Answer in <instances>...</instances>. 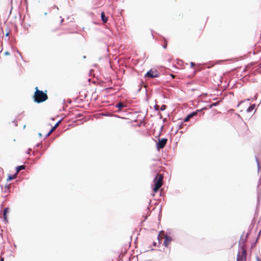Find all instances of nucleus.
<instances>
[{"label": "nucleus", "mask_w": 261, "mask_h": 261, "mask_svg": "<svg viewBox=\"0 0 261 261\" xmlns=\"http://www.w3.org/2000/svg\"><path fill=\"white\" fill-rule=\"evenodd\" d=\"M35 92L33 95V99L34 102L36 103H40L47 100L48 96L47 95V91H43L38 89V87L35 88Z\"/></svg>", "instance_id": "f257e3e1"}, {"label": "nucleus", "mask_w": 261, "mask_h": 261, "mask_svg": "<svg viewBox=\"0 0 261 261\" xmlns=\"http://www.w3.org/2000/svg\"><path fill=\"white\" fill-rule=\"evenodd\" d=\"M240 250L241 251H239L237 254V261H246L247 254L245 247L242 245Z\"/></svg>", "instance_id": "f03ea898"}, {"label": "nucleus", "mask_w": 261, "mask_h": 261, "mask_svg": "<svg viewBox=\"0 0 261 261\" xmlns=\"http://www.w3.org/2000/svg\"><path fill=\"white\" fill-rule=\"evenodd\" d=\"M168 139L166 138H158V142L156 143V147L158 150L163 149L166 145Z\"/></svg>", "instance_id": "7ed1b4c3"}, {"label": "nucleus", "mask_w": 261, "mask_h": 261, "mask_svg": "<svg viewBox=\"0 0 261 261\" xmlns=\"http://www.w3.org/2000/svg\"><path fill=\"white\" fill-rule=\"evenodd\" d=\"M160 76V73L159 72L156 70H153L152 69H150L145 74V77H148L150 78H155V77H159Z\"/></svg>", "instance_id": "20e7f679"}, {"label": "nucleus", "mask_w": 261, "mask_h": 261, "mask_svg": "<svg viewBox=\"0 0 261 261\" xmlns=\"http://www.w3.org/2000/svg\"><path fill=\"white\" fill-rule=\"evenodd\" d=\"M162 176L156 174L153 179L154 186L161 187L162 186Z\"/></svg>", "instance_id": "39448f33"}, {"label": "nucleus", "mask_w": 261, "mask_h": 261, "mask_svg": "<svg viewBox=\"0 0 261 261\" xmlns=\"http://www.w3.org/2000/svg\"><path fill=\"white\" fill-rule=\"evenodd\" d=\"M10 212V208L8 207L5 208L3 212V219L5 224L8 223V214Z\"/></svg>", "instance_id": "423d86ee"}, {"label": "nucleus", "mask_w": 261, "mask_h": 261, "mask_svg": "<svg viewBox=\"0 0 261 261\" xmlns=\"http://www.w3.org/2000/svg\"><path fill=\"white\" fill-rule=\"evenodd\" d=\"M172 241V238L169 236L166 235L164 238V241L163 243L164 246L166 247H167Z\"/></svg>", "instance_id": "0eeeda50"}, {"label": "nucleus", "mask_w": 261, "mask_h": 261, "mask_svg": "<svg viewBox=\"0 0 261 261\" xmlns=\"http://www.w3.org/2000/svg\"><path fill=\"white\" fill-rule=\"evenodd\" d=\"M196 112H192L188 114L184 119H183V122H188L189 119L192 117H193L196 115Z\"/></svg>", "instance_id": "6e6552de"}, {"label": "nucleus", "mask_w": 261, "mask_h": 261, "mask_svg": "<svg viewBox=\"0 0 261 261\" xmlns=\"http://www.w3.org/2000/svg\"><path fill=\"white\" fill-rule=\"evenodd\" d=\"M60 121H58L56 124L51 127V128L50 129V130H49V132L46 134L45 136V138L44 139L48 137L51 133L55 129V128L57 127V126L58 125L59 122H60Z\"/></svg>", "instance_id": "1a4fd4ad"}, {"label": "nucleus", "mask_w": 261, "mask_h": 261, "mask_svg": "<svg viewBox=\"0 0 261 261\" xmlns=\"http://www.w3.org/2000/svg\"><path fill=\"white\" fill-rule=\"evenodd\" d=\"M244 233V232H243V234L241 235L239 242V249H241V247L242 246V245H243V246H244V242L245 241H246V240H247V239H246V238L245 239V240L243 239Z\"/></svg>", "instance_id": "9d476101"}, {"label": "nucleus", "mask_w": 261, "mask_h": 261, "mask_svg": "<svg viewBox=\"0 0 261 261\" xmlns=\"http://www.w3.org/2000/svg\"><path fill=\"white\" fill-rule=\"evenodd\" d=\"M185 122H183V119L181 121V122L180 123H178L176 125V128H177V130L175 131V134H177V132H178V130L179 129H182L183 128V126L184 125V123Z\"/></svg>", "instance_id": "9b49d317"}, {"label": "nucleus", "mask_w": 261, "mask_h": 261, "mask_svg": "<svg viewBox=\"0 0 261 261\" xmlns=\"http://www.w3.org/2000/svg\"><path fill=\"white\" fill-rule=\"evenodd\" d=\"M25 169V166L23 165H18L15 167V174L17 175L18 172L21 170H24Z\"/></svg>", "instance_id": "f8f14e48"}, {"label": "nucleus", "mask_w": 261, "mask_h": 261, "mask_svg": "<svg viewBox=\"0 0 261 261\" xmlns=\"http://www.w3.org/2000/svg\"><path fill=\"white\" fill-rule=\"evenodd\" d=\"M101 19L103 22L106 23L108 21V17L106 16L105 13L104 12H102L101 13Z\"/></svg>", "instance_id": "ddd939ff"}, {"label": "nucleus", "mask_w": 261, "mask_h": 261, "mask_svg": "<svg viewBox=\"0 0 261 261\" xmlns=\"http://www.w3.org/2000/svg\"><path fill=\"white\" fill-rule=\"evenodd\" d=\"M253 224V221L252 222L251 224V225L249 226V227L248 231V232H247V233H246V236H245L246 239H247V238H248V237H249V235L250 234V233H251V231H252V228H253V224Z\"/></svg>", "instance_id": "4468645a"}, {"label": "nucleus", "mask_w": 261, "mask_h": 261, "mask_svg": "<svg viewBox=\"0 0 261 261\" xmlns=\"http://www.w3.org/2000/svg\"><path fill=\"white\" fill-rule=\"evenodd\" d=\"M260 232H261V229H260V231H259V233L258 234V235H257V238H256V240H255V241H254V243H253L251 244V249H252V248H254V247L256 246V244H257V242H258V239H259V235H260Z\"/></svg>", "instance_id": "2eb2a0df"}, {"label": "nucleus", "mask_w": 261, "mask_h": 261, "mask_svg": "<svg viewBox=\"0 0 261 261\" xmlns=\"http://www.w3.org/2000/svg\"><path fill=\"white\" fill-rule=\"evenodd\" d=\"M255 106H256L255 104L254 103V104L251 105L250 106H249L248 107V108L247 109V112H248V113L251 112L254 109Z\"/></svg>", "instance_id": "dca6fc26"}, {"label": "nucleus", "mask_w": 261, "mask_h": 261, "mask_svg": "<svg viewBox=\"0 0 261 261\" xmlns=\"http://www.w3.org/2000/svg\"><path fill=\"white\" fill-rule=\"evenodd\" d=\"M115 107L119 109L125 108L126 106L125 105H123L122 102H120L116 104Z\"/></svg>", "instance_id": "f3484780"}, {"label": "nucleus", "mask_w": 261, "mask_h": 261, "mask_svg": "<svg viewBox=\"0 0 261 261\" xmlns=\"http://www.w3.org/2000/svg\"><path fill=\"white\" fill-rule=\"evenodd\" d=\"M16 177V174L15 173L14 174H9L7 179V181H11L13 179L15 178Z\"/></svg>", "instance_id": "a211bd4d"}, {"label": "nucleus", "mask_w": 261, "mask_h": 261, "mask_svg": "<svg viewBox=\"0 0 261 261\" xmlns=\"http://www.w3.org/2000/svg\"><path fill=\"white\" fill-rule=\"evenodd\" d=\"M49 145V144L47 145L45 147H44L43 150L39 152L40 155H42L43 154L44 151H45L47 149Z\"/></svg>", "instance_id": "6ab92c4d"}, {"label": "nucleus", "mask_w": 261, "mask_h": 261, "mask_svg": "<svg viewBox=\"0 0 261 261\" xmlns=\"http://www.w3.org/2000/svg\"><path fill=\"white\" fill-rule=\"evenodd\" d=\"M159 188L160 187L154 186V187L152 188V191L153 192V193H157L159 191Z\"/></svg>", "instance_id": "aec40b11"}, {"label": "nucleus", "mask_w": 261, "mask_h": 261, "mask_svg": "<svg viewBox=\"0 0 261 261\" xmlns=\"http://www.w3.org/2000/svg\"><path fill=\"white\" fill-rule=\"evenodd\" d=\"M261 198V193L259 192H257V203H259L260 200Z\"/></svg>", "instance_id": "412c9836"}, {"label": "nucleus", "mask_w": 261, "mask_h": 261, "mask_svg": "<svg viewBox=\"0 0 261 261\" xmlns=\"http://www.w3.org/2000/svg\"><path fill=\"white\" fill-rule=\"evenodd\" d=\"M255 161H256V164H257V170H258V171L259 170V168H260V165H259V160H258V159L256 156H255Z\"/></svg>", "instance_id": "4be33fe9"}, {"label": "nucleus", "mask_w": 261, "mask_h": 261, "mask_svg": "<svg viewBox=\"0 0 261 261\" xmlns=\"http://www.w3.org/2000/svg\"><path fill=\"white\" fill-rule=\"evenodd\" d=\"M206 109V108L205 107H203V108L201 109H198V110H196V111H195L194 112H196V115H197V114L199 113V112H202L203 110H205Z\"/></svg>", "instance_id": "5701e85b"}, {"label": "nucleus", "mask_w": 261, "mask_h": 261, "mask_svg": "<svg viewBox=\"0 0 261 261\" xmlns=\"http://www.w3.org/2000/svg\"><path fill=\"white\" fill-rule=\"evenodd\" d=\"M166 109H167V106L165 105H163L161 106L160 110H161V111H163L165 110Z\"/></svg>", "instance_id": "b1692460"}, {"label": "nucleus", "mask_w": 261, "mask_h": 261, "mask_svg": "<svg viewBox=\"0 0 261 261\" xmlns=\"http://www.w3.org/2000/svg\"><path fill=\"white\" fill-rule=\"evenodd\" d=\"M218 105V103L217 102H214V103H212V104H211L210 105V108H212V107H216Z\"/></svg>", "instance_id": "393cba45"}, {"label": "nucleus", "mask_w": 261, "mask_h": 261, "mask_svg": "<svg viewBox=\"0 0 261 261\" xmlns=\"http://www.w3.org/2000/svg\"><path fill=\"white\" fill-rule=\"evenodd\" d=\"M9 187H10V186H8L7 185L5 186V188L4 191V193H6L7 191L9 190Z\"/></svg>", "instance_id": "a878e982"}, {"label": "nucleus", "mask_w": 261, "mask_h": 261, "mask_svg": "<svg viewBox=\"0 0 261 261\" xmlns=\"http://www.w3.org/2000/svg\"><path fill=\"white\" fill-rule=\"evenodd\" d=\"M252 63H251L250 64H248L247 66H246V67L244 69V72L246 71L247 70V68H249L251 64H252Z\"/></svg>", "instance_id": "bb28decb"}, {"label": "nucleus", "mask_w": 261, "mask_h": 261, "mask_svg": "<svg viewBox=\"0 0 261 261\" xmlns=\"http://www.w3.org/2000/svg\"><path fill=\"white\" fill-rule=\"evenodd\" d=\"M83 117V115L81 114H78L76 115V118H80Z\"/></svg>", "instance_id": "cd10ccee"}, {"label": "nucleus", "mask_w": 261, "mask_h": 261, "mask_svg": "<svg viewBox=\"0 0 261 261\" xmlns=\"http://www.w3.org/2000/svg\"><path fill=\"white\" fill-rule=\"evenodd\" d=\"M154 109L155 111H159V108H158V106L157 105H155L154 106Z\"/></svg>", "instance_id": "c85d7f7f"}, {"label": "nucleus", "mask_w": 261, "mask_h": 261, "mask_svg": "<svg viewBox=\"0 0 261 261\" xmlns=\"http://www.w3.org/2000/svg\"><path fill=\"white\" fill-rule=\"evenodd\" d=\"M31 150V148H29L28 150L26 151V153L31 155L30 151Z\"/></svg>", "instance_id": "c756f323"}, {"label": "nucleus", "mask_w": 261, "mask_h": 261, "mask_svg": "<svg viewBox=\"0 0 261 261\" xmlns=\"http://www.w3.org/2000/svg\"><path fill=\"white\" fill-rule=\"evenodd\" d=\"M163 125H162V126H161V128H160V133H159V135H158V137H159V136H160V135H161V134H162V130H163Z\"/></svg>", "instance_id": "7c9ffc66"}, {"label": "nucleus", "mask_w": 261, "mask_h": 261, "mask_svg": "<svg viewBox=\"0 0 261 261\" xmlns=\"http://www.w3.org/2000/svg\"><path fill=\"white\" fill-rule=\"evenodd\" d=\"M10 55V53L8 51H6L4 53V55H5V56H9Z\"/></svg>", "instance_id": "2f4dec72"}, {"label": "nucleus", "mask_w": 261, "mask_h": 261, "mask_svg": "<svg viewBox=\"0 0 261 261\" xmlns=\"http://www.w3.org/2000/svg\"><path fill=\"white\" fill-rule=\"evenodd\" d=\"M195 65V63L193 62H190V66L191 68H193L194 66Z\"/></svg>", "instance_id": "473e14b6"}, {"label": "nucleus", "mask_w": 261, "mask_h": 261, "mask_svg": "<svg viewBox=\"0 0 261 261\" xmlns=\"http://www.w3.org/2000/svg\"><path fill=\"white\" fill-rule=\"evenodd\" d=\"M163 47L164 49L167 48V43L163 45Z\"/></svg>", "instance_id": "72a5a7b5"}, {"label": "nucleus", "mask_w": 261, "mask_h": 261, "mask_svg": "<svg viewBox=\"0 0 261 261\" xmlns=\"http://www.w3.org/2000/svg\"><path fill=\"white\" fill-rule=\"evenodd\" d=\"M255 258H256V261H261V260L260 259V258H259V257L257 255L256 256Z\"/></svg>", "instance_id": "f704fd0d"}, {"label": "nucleus", "mask_w": 261, "mask_h": 261, "mask_svg": "<svg viewBox=\"0 0 261 261\" xmlns=\"http://www.w3.org/2000/svg\"><path fill=\"white\" fill-rule=\"evenodd\" d=\"M41 146V143H37V144L36 145V146H36V147H39V146Z\"/></svg>", "instance_id": "c9c22d12"}, {"label": "nucleus", "mask_w": 261, "mask_h": 261, "mask_svg": "<svg viewBox=\"0 0 261 261\" xmlns=\"http://www.w3.org/2000/svg\"><path fill=\"white\" fill-rule=\"evenodd\" d=\"M38 152H40L39 151V150H37V149L35 151H34V152L33 153V154L34 155H35V154H36V153H38Z\"/></svg>", "instance_id": "e433bc0d"}, {"label": "nucleus", "mask_w": 261, "mask_h": 261, "mask_svg": "<svg viewBox=\"0 0 261 261\" xmlns=\"http://www.w3.org/2000/svg\"><path fill=\"white\" fill-rule=\"evenodd\" d=\"M53 8H56L57 10H59V8L56 5H54L53 7Z\"/></svg>", "instance_id": "4c0bfd02"}, {"label": "nucleus", "mask_w": 261, "mask_h": 261, "mask_svg": "<svg viewBox=\"0 0 261 261\" xmlns=\"http://www.w3.org/2000/svg\"><path fill=\"white\" fill-rule=\"evenodd\" d=\"M12 122L14 123L15 126H17V123L16 121L15 120H14L12 121Z\"/></svg>", "instance_id": "58836bf2"}, {"label": "nucleus", "mask_w": 261, "mask_h": 261, "mask_svg": "<svg viewBox=\"0 0 261 261\" xmlns=\"http://www.w3.org/2000/svg\"><path fill=\"white\" fill-rule=\"evenodd\" d=\"M38 135L40 137H41L42 136V134L41 133H39Z\"/></svg>", "instance_id": "ea45409f"}, {"label": "nucleus", "mask_w": 261, "mask_h": 261, "mask_svg": "<svg viewBox=\"0 0 261 261\" xmlns=\"http://www.w3.org/2000/svg\"><path fill=\"white\" fill-rule=\"evenodd\" d=\"M152 245L154 246H155L156 245V243L155 242H153L152 243Z\"/></svg>", "instance_id": "a19ab883"}, {"label": "nucleus", "mask_w": 261, "mask_h": 261, "mask_svg": "<svg viewBox=\"0 0 261 261\" xmlns=\"http://www.w3.org/2000/svg\"><path fill=\"white\" fill-rule=\"evenodd\" d=\"M158 114H159V115H160V119H162V114H161V113H158Z\"/></svg>", "instance_id": "79ce46f5"}, {"label": "nucleus", "mask_w": 261, "mask_h": 261, "mask_svg": "<svg viewBox=\"0 0 261 261\" xmlns=\"http://www.w3.org/2000/svg\"><path fill=\"white\" fill-rule=\"evenodd\" d=\"M40 156H41V155H39V156H37V157H36V160H39V159H40Z\"/></svg>", "instance_id": "37998d69"}, {"label": "nucleus", "mask_w": 261, "mask_h": 261, "mask_svg": "<svg viewBox=\"0 0 261 261\" xmlns=\"http://www.w3.org/2000/svg\"><path fill=\"white\" fill-rule=\"evenodd\" d=\"M3 203H1V210L2 209V207H3ZM2 219V217L1 216V219Z\"/></svg>", "instance_id": "c03bdc74"}, {"label": "nucleus", "mask_w": 261, "mask_h": 261, "mask_svg": "<svg viewBox=\"0 0 261 261\" xmlns=\"http://www.w3.org/2000/svg\"><path fill=\"white\" fill-rule=\"evenodd\" d=\"M17 53L21 56V53L19 51L17 50Z\"/></svg>", "instance_id": "a18cd8bd"}, {"label": "nucleus", "mask_w": 261, "mask_h": 261, "mask_svg": "<svg viewBox=\"0 0 261 261\" xmlns=\"http://www.w3.org/2000/svg\"><path fill=\"white\" fill-rule=\"evenodd\" d=\"M103 116H109L110 115L109 114H105V115H103Z\"/></svg>", "instance_id": "49530a36"}, {"label": "nucleus", "mask_w": 261, "mask_h": 261, "mask_svg": "<svg viewBox=\"0 0 261 261\" xmlns=\"http://www.w3.org/2000/svg\"><path fill=\"white\" fill-rule=\"evenodd\" d=\"M184 132H185V130H182L180 131L179 133H181V134H182V133H184Z\"/></svg>", "instance_id": "de8ad7c7"}, {"label": "nucleus", "mask_w": 261, "mask_h": 261, "mask_svg": "<svg viewBox=\"0 0 261 261\" xmlns=\"http://www.w3.org/2000/svg\"><path fill=\"white\" fill-rule=\"evenodd\" d=\"M63 21H64V19H63V18H62V19L61 20V23H62Z\"/></svg>", "instance_id": "09e8293b"}, {"label": "nucleus", "mask_w": 261, "mask_h": 261, "mask_svg": "<svg viewBox=\"0 0 261 261\" xmlns=\"http://www.w3.org/2000/svg\"><path fill=\"white\" fill-rule=\"evenodd\" d=\"M1 261H4V258L1 257Z\"/></svg>", "instance_id": "8fccbe9b"}, {"label": "nucleus", "mask_w": 261, "mask_h": 261, "mask_svg": "<svg viewBox=\"0 0 261 261\" xmlns=\"http://www.w3.org/2000/svg\"><path fill=\"white\" fill-rule=\"evenodd\" d=\"M83 58L84 59H85L86 58V56H84L83 57Z\"/></svg>", "instance_id": "3c124183"}, {"label": "nucleus", "mask_w": 261, "mask_h": 261, "mask_svg": "<svg viewBox=\"0 0 261 261\" xmlns=\"http://www.w3.org/2000/svg\"><path fill=\"white\" fill-rule=\"evenodd\" d=\"M141 88L140 87L139 89H138V91L140 92L141 91Z\"/></svg>", "instance_id": "603ef678"}, {"label": "nucleus", "mask_w": 261, "mask_h": 261, "mask_svg": "<svg viewBox=\"0 0 261 261\" xmlns=\"http://www.w3.org/2000/svg\"><path fill=\"white\" fill-rule=\"evenodd\" d=\"M8 35H9V33H8V32L6 33V36H8Z\"/></svg>", "instance_id": "864d4df0"}, {"label": "nucleus", "mask_w": 261, "mask_h": 261, "mask_svg": "<svg viewBox=\"0 0 261 261\" xmlns=\"http://www.w3.org/2000/svg\"><path fill=\"white\" fill-rule=\"evenodd\" d=\"M44 15H45V16H46V15H47V12H45V13H44Z\"/></svg>", "instance_id": "5fc2aeb1"}, {"label": "nucleus", "mask_w": 261, "mask_h": 261, "mask_svg": "<svg viewBox=\"0 0 261 261\" xmlns=\"http://www.w3.org/2000/svg\"><path fill=\"white\" fill-rule=\"evenodd\" d=\"M1 237H2V232L3 231V230H2V229H1Z\"/></svg>", "instance_id": "6e6d98bb"}, {"label": "nucleus", "mask_w": 261, "mask_h": 261, "mask_svg": "<svg viewBox=\"0 0 261 261\" xmlns=\"http://www.w3.org/2000/svg\"><path fill=\"white\" fill-rule=\"evenodd\" d=\"M2 50H3V46H1V51L2 52Z\"/></svg>", "instance_id": "4d7b16f0"}, {"label": "nucleus", "mask_w": 261, "mask_h": 261, "mask_svg": "<svg viewBox=\"0 0 261 261\" xmlns=\"http://www.w3.org/2000/svg\"><path fill=\"white\" fill-rule=\"evenodd\" d=\"M1 191H2V192H3V187H2V186H1Z\"/></svg>", "instance_id": "13d9d810"}, {"label": "nucleus", "mask_w": 261, "mask_h": 261, "mask_svg": "<svg viewBox=\"0 0 261 261\" xmlns=\"http://www.w3.org/2000/svg\"><path fill=\"white\" fill-rule=\"evenodd\" d=\"M259 68H261V63H260V64H259Z\"/></svg>", "instance_id": "bf43d9fd"}, {"label": "nucleus", "mask_w": 261, "mask_h": 261, "mask_svg": "<svg viewBox=\"0 0 261 261\" xmlns=\"http://www.w3.org/2000/svg\"><path fill=\"white\" fill-rule=\"evenodd\" d=\"M150 250H151V251H152V250H154V249H153V248H151V249H150Z\"/></svg>", "instance_id": "052dcab7"}, {"label": "nucleus", "mask_w": 261, "mask_h": 261, "mask_svg": "<svg viewBox=\"0 0 261 261\" xmlns=\"http://www.w3.org/2000/svg\"><path fill=\"white\" fill-rule=\"evenodd\" d=\"M165 120H166V119H165V118H164V119H163V122H164L165 121Z\"/></svg>", "instance_id": "680f3d73"}, {"label": "nucleus", "mask_w": 261, "mask_h": 261, "mask_svg": "<svg viewBox=\"0 0 261 261\" xmlns=\"http://www.w3.org/2000/svg\"><path fill=\"white\" fill-rule=\"evenodd\" d=\"M159 237V236H158V240H159V241L160 242Z\"/></svg>", "instance_id": "e2e57ef3"}, {"label": "nucleus", "mask_w": 261, "mask_h": 261, "mask_svg": "<svg viewBox=\"0 0 261 261\" xmlns=\"http://www.w3.org/2000/svg\"><path fill=\"white\" fill-rule=\"evenodd\" d=\"M25 126H26L25 125H23V128H24L25 127Z\"/></svg>", "instance_id": "0e129e2a"}, {"label": "nucleus", "mask_w": 261, "mask_h": 261, "mask_svg": "<svg viewBox=\"0 0 261 261\" xmlns=\"http://www.w3.org/2000/svg\"><path fill=\"white\" fill-rule=\"evenodd\" d=\"M1 31L3 32V30L2 28H1Z\"/></svg>", "instance_id": "69168bd1"}, {"label": "nucleus", "mask_w": 261, "mask_h": 261, "mask_svg": "<svg viewBox=\"0 0 261 261\" xmlns=\"http://www.w3.org/2000/svg\"><path fill=\"white\" fill-rule=\"evenodd\" d=\"M254 98H256V95H255V96H254Z\"/></svg>", "instance_id": "338daca9"}]
</instances>
